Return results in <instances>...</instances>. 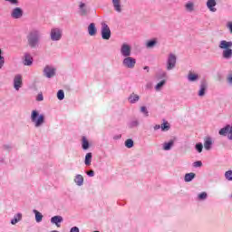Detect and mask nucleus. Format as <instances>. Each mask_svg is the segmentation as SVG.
<instances>
[{
    "label": "nucleus",
    "instance_id": "obj_1",
    "mask_svg": "<svg viewBox=\"0 0 232 232\" xmlns=\"http://www.w3.org/2000/svg\"><path fill=\"white\" fill-rule=\"evenodd\" d=\"M41 41V31L39 29H33L27 34V44L30 48H37Z\"/></svg>",
    "mask_w": 232,
    "mask_h": 232
},
{
    "label": "nucleus",
    "instance_id": "obj_2",
    "mask_svg": "<svg viewBox=\"0 0 232 232\" xmlns=\"http://www.w3.org/2000/svg\"><path fill=\"white\" fill-rule=\"evenodd\" d=\"M31 121L34 124V128H41L44 124V115L39 114L37 111H32L31 112Z\"/></svg>",
    "mask_w": 232,
    "mask_h": 232
},
{
    "label": "nucleus",
    "instance_id": "obj_3",
    "mask_svg": "<svg viewBox=\"0 0 232 232\" xmlns=\"http://www.w3.org/2000/svg\"><path fill=\"white\" fill-rule=\"evenodd\" d=\"M51 41L57 42L63 39V29L59 27H53L50 31Z\"/></svg>",
    "mask_w": 232,
    "mask_h": 232
},
{
    "label": "nucleus",
    "instance_id": "obj_4",
    "mask_svg": "<svg viewBox=\"0 0 232 232\" xmlns=\"http://www.w3.org/2000/svg\"><path fill=\"white\" fill-rule=\"evenodd\" d=\"M137 64V60L131 56H125L122 60V66L128 68L129 70H133Z\"/></svg>",
    "mask_w": 232,
    "mask_h": 232
},
{
    "label": "nucleus",
    "instance_id": "obj_5",
    "mask_svg": "<svg viewBox=\"0 0 232 232\" xmlns=\"http://www.w3.org/2000/svg\"><path fill=\"white\" fill-rule=\"evenodd\" d=\"M102 39L104 41H110L111 37V30H110V26L106 23H102Z\"/></svg>",
    "mask_w": 232,
    "mask_h": 232
},
{
    "label": "nucleus",
    "instance_id": "obj_6",
    "mask_svg": "<svg viewBox=\"0 0 232 232\" xmlns=\"http://www.w3.org/2000/svg\"><path fill=\"white\" fill-rule=\"evenodd\" d=\"M177 66V56L174 53H169L167 59V70L169 72Z\"/></svg>",
    "mask_w": 232,
    "mask_h": 232
},
{
    "label": "nucleus",
    "instance_id": "obj_7",
    "mask_svg": "<svg viewBox=\"0 0 232 232\" xmlns=\"http://www.w3.org/2000/svg\"><path fill=\"white\" fill-rule=\"evenodd\" d=\"M219 135L227 137L229 140H232V124H227L226 127L219 130Z\"/></svg>",
    "mask_w": 232,
    "mask_h": 232
},
{
    "label": "nucleus",
    "instance_id": "obj_8",
    "mask_svg": "<svg viewBox=\"0 0 232 232\" xmlns=\"http://www.w3.org/2000/svg\"><path fill=\"white\" fill-rule=\"evenodd\" d=\"M120 52L122 57L131 56V45L127 43L122 44Z\"/></svg>",
    "mask_w": 232,
    "mask_h": 232
},
{
    "label": "nucleus",
    "instance_id": "obj_9",
    "mask_svg": "<svg viewBox=\"0 0 232 232\" xmlns=\"http://www.w3.org/2000/svg\"><path fill=\"white\" fill-rule=\"evenodd\" d=\"M56 69L51 65H46L44 69V75L47 77V79H52V77H55Z\"/></svg>",
    "mask_w": 232,
    "mask_h": 232
},
{
    "label": "nucleus",
    "instance_id": "obj_10",
    "mask_svg": "<svg viewBox=\"0 0 232 232\" xmlns=\"http://www.w3.org/2000/svg\"><path fill=\"white\" fill-rule=\"evenodd\" d=\"M14 88L16 92H19L23 88V75L16 74L14 78Z\"/></svg>",
    "mask_w": 232,
    "mask_h": 232
},
{
    "label": "nucleus",
    "instance_id": "obj_11",
    "mask_svg": "<svg viewBox=\"0 0 232 232\" xmlns=\"http://www.w3.org/2000/svg\"><path fill=\"white\" fill-rule=\"evenodd\" d=\"M111 3L114 12H117V14H122V11L124 10L122 2L121 0H112Z\"/></svg>",
    "mask_w": 232,
    "mask_h": 232
},
{
    "label": "nucleus",
    "instance_id": "obj_12",
    "mask_svg": "<svg viewBox=\"0 0 232 232\" xmlns=\"http://www.w3.org/2000/svg\"><path fill=\"white\" fill-rule=\"evenodd\" d=\"M11 17L13 19H21L23 17V9L15 7L11 12Z\"/></svg>",
    "mask_w": 232,
    "mask_h": 232
},
{
    "label": "nucleus",
    "instance_id": "obj_13",
    "mask_svg": "<svg viewBox=\"0 0 232 232\" xmlns=\"http://www.w3.org/2000/svg\"><path fill=\"white\" fill-rule=\"evenodd\" d=\"M34 64V58L28 53H26L24 56V66H32Z\"/></svg>",
    "mask_w": 232,
    "mask_h": 232
},
{
    "label": "nucleus",
    "instance_id": "obj_14",
    "mask_svg": "<svg viewBox=\"0 0 232 232\" xmlns=\"http://www.w3.org/2000/svg\"><path fill=\"white\" fill-rule=\"evenodd\" d=\"M185 12H188V14H192V12H195V4L191 1L187 2L184 5Z\"/></svg>",
    "mask_w": 232,
    "mask_h": 232
},
{
    "label": "nucleus",
    "instance_id": "obj_15",
    "mask_svg": "<svg viewBox=\"0 0 232 232\" xmlns=\"http://www.w3.org/2000/svg\"><path fill=\"white\" fill-rule=\"evenodd\" d=\"M187 79L188 81V82H197V81H198V79H200V76L193 72H189Z\"/></svg>",
    "mask_w": 232,
    "mask_h": 232
},
{
    "label": "nucleus",
    "instance_id": "obj_16",
    "mask_svg": "<svg viewBox=\"0 0 232 232\" xmlns=\"http://www.w3.org/2000/svg\"><path fill=\"white\" fill-rule=\"evenodd\" d=\"M211 148H213V139L207 137L205 139V142H204V149L207 151H209L211 150Z\"/></svg>",
    "mask_w": 232,
    "mask_h": 232
},
{
    "label": "nucleus",
    "instance_id": "obj_17",
    "mask_svg": "<svg viewBox=\"0 0 232 232\" xmlns=\"http://www.w3.org/2000/svg\"><path fill=\"white\" fill-rule=\"evenodd\" d=\"M63 218L61 216H54L51 218V224H55L56 227H61V223L63 222Z\"/></svg>",
    "mask_w": 232,
    "mask_h": 232
},
{
    "label": "nucleus",
    "instance_id": "obj_18",
    "mask_svg": "<svg viewBox=\"0 0 232 232\" xmlns=\"http://www.w3.org/2000/svg\"><path fill=\"white\" fill-rule=\"evenodd\" d=\"M219 48H221V50H227L229 48H232V42H227L226 40H222L219 43Z\"/></svg>",
    "mask_w": 232,
    "mask_h": 232
},
{
    "label": "nucleus",
    "instance_id": "obj_19",
    "mask_svg": "<svg viewBox=\"0 0 232 232\" xmlns=\"http://www.w3.org/2000/svg\"><path fill=\"white\" fill-rule=\"evenodd\" d=\"M88 34L92 37H93V35H97V27H95V24L93 23L89 24V26H88Z\"/></svg>",
    "mask_w": 232,
    "mask_h": 232
},
{
    "label": "nucleus",
    "instance_id": "obj_20",
    "mask_svg": "<svg viewBox=\"0 0 232 232\" xmlns=\"http://www.w3.org/2000/svg\"><path fill=\"white\" fill-rule=\"evenodd\" d=\"M207 6L210 12H217V9L215 6H217V1L216 0H208L207 1Z\"/></svg>",
    "mask_w": 232,
    "mask_h": 232
},
{
    "label": "nucleus",
    "instance_id": "obj_21",
    "mask_svg": "<svg viewBox=\"0 0 232 232\" xmlns=\"http://www.w3.org/2000/svg\"><path fill=\"white\" fill-rule=\"evenodd\" d=\"M74 182L76 186H82V184H84V177H82L81 174H77L74 177Z\"/></svg>",
    "mask_w": 232,
    "mask_h": 232
},
{
    "label": "nucleus",
    "instance_id": "obj_22",
    "mask_svg": "<svg viewBox=\"0 0 232 232\" xmlns=\"http://www.w3.org/2000/svg\"><path fill=\"white\" fill-rule=\"evenodd\" d=\"M158 43L159 41L157 40V38H153L151 40L147 41L145 46L146 48H155Z\"/></svg>",
    "mask_w": 232,
    "mask_h": 232
},
{
    "label": "nucleus",
    "instance_id": "obj_23",
    "mask_svg": "<svg viewBox=\"0 0 232 232\" xmlns=\"http://www.w3.org/2000/svg\"><path fill=\"white\" fill-rule=\"evenodd\" d=\"M33 213L34 214L37 224H39L40 222H43V214L41 212H39L36 209H34Z\"/></svg>",
    "mask_w": 232,
    "mask_h": 232
},
{
    "label": "nucleus",
    "instance_id": "obj_24",
    "mask_svg": "<svg viewBox=\"0 0 232 232\" xmlns=\"http://www.w3.org/2000/svg\"><path fill=\"white\" fill-rule=\"evenodd\" d=\"M22 218H23V214L18 213V214L14 215V218L11 220V224L13 226H15V224H17V222H21Z\"/></svg>",
    "mask_w": 232,
    "mask_h": 232
},
{
    "label": "nucleus",
    "instance_id": "obj_25",
    "mask_svg": "<svg viewBox=\"0 0 232 232\" xmlns=\"http://www.w3.org/2000/svg\"><path fill=\"white\" fill-rule=\"evenodd\" d=\"M223 58L224 59H231L232 57V49L228 48V49H224L223 53H222Z\"/></svg>",
    "mask_w": 232,
    "mask_h": 232
},
{
    "label": "nucleus",
    "instance_id": "obj_26",
    "mask_svg": "<svg viewBox=\"0 0 232 232\" xmlns=\"http://www.w3.org/2000/svg\"><path fill=\"white\" fill-rule=\"evenodd\" d=\"M139 99H140V97H139L138 94L132 93L129 97V102H130V104H135V102H139Z\"/></svg>",
    "mask_w": 232,
    "mask_h": 232
},
{
    "label": "nucleus",
    "instance_id": "obj_27",
    "mask_svg": "<svg viewBox=\"0 0 232 232\" xmlns=\"http://www.w3.org/2000/svg\"><path fill=\"white\" fill-rule=\"evenodd\" d=\"M173 144H175V141H173V140L163 143V150L165 151H169V150H171V148H173Z\"/></svg>",
    "mask_w": 232,
    "mask_h": 232
},
{
    "label": "nucleus",
    "instance_id": "obj_28",
    "mask_svg": "<svg viewBox=\"0 0 232 232\" xmlns=\"http://www.w3.org/2000/svg\"><path fill=\"white\" fill-rule=\"evenodd\" d=\"M195 177H196V175L193 172L187 173V174H185L184 180H185V182H191V180H193V179H195Z\"/></svg>",
    "mask_w": 232,
    "mask_h": 232
},
{
    "label": "nucleus",
    "instance_id": "obj_29",
    "mask_svg": "<svg viewBox=\"0 0 232 232\" xmlns=\"http://www.w3.org/2000/svg\"><path fill=\"white\" fill-rule=\"evenodd\" d=\"M82 150H88L90 148V142H88L86 137H82Z\"/></svg>",
    "mask_w": 232,
    "mask_h": 232
},
{
    "label": "nucleus",
    "instance_id": "obj_30",
    "mask_svg": "<svg viewBox=\"0 0 232 232\" xmlns=\"http://www.w3.org/2000/svg\"><path fill=\"white\" fill-rule=\"evenodd\" d=\"M85 166H92V152H88L84 160Z\"/></svg>",
    "mask_w": 232,
    "mask_h": 232
},
{
    "label": "nucleus",
    "instance_id": "obj_31",
    "mask_svg": "<svg viewBox=\"0 0 232 232\" xmlns=\"http://www.w3.org/2000/svg\"><path fill=\"white\" fill-rule=\"evenodd\" d=\"M165 84H166V80H162L161 82L157 83V85L155 86L156 92H160V90H162Z\"/></svg>",
    "mask_w": 232,
    "mask_h": 232
},
{
    "label": "nucleus",
    "instance_id": "obj_32",
    "mask_svg": "<svg viewBox=\"0 0 232 232\" xmlns=\"http://www.w3.org/2000/svg\"><path fill=\"white\" fill-rule=\"evenodd\" d=\"M79 8H80V10H81L82 15H86V12H87V11H86V4L81 2V3H80V5H79Z\"/></svg>",
    "mask_w": 232,
    "mask_h": 232
},
{
    "label": "nucleus",
    "instance_id": "obj_33",
    "mask_svg": "<svg viewBox=\"0 0 232 232\" xmlns=\"http://www.w3.org/2000/svg\"><path fill=\"white\" fill-rule=\"evenodd\" d=\"M140 112L143 113L145 117L150 116V112L148 111V108H146V106L140 107Z\"/></svg>",
    "mask_w": 232,
    "mask_h": 232
},
{
    "label": "nucleus",
    "instance_id": "obj_34",
    "mask_svg": "<svg viewBox=\"0 0 232 232\" xmlns=\"http://www.w3.org/2000/svg\"><path fill=\"white\" fill-rule=\"evenodd\" d=\"M169 123L168 121L161 124V131H169Z\"/></svg>",
    "mask_w": 232,
    "mask_h": 232
},
{
    "label": "nucleus",
    "instance_id": "obj_35",
    "mask_svg": "<svg viewBox=\"0 0 232 232\" xmlns=\"http://www.w3.org/2000/svg\"><path fill=\"white\" fill-rule=\"evenodd\" d=\"M57 99H59V101H63L64 99V91L63 90L58 91Z\"/></svg>",
    "mask_w": 232,
    "mask_h": 232
},
{
    "label": "nucleus",
    "instance_id": "obj_36",
    "mask_svg": "<svg viewBox=\"0 0 232 232\" xmlns=\"http://www.w3.org/2000/svg\"><path fill=\"white\" fill-rule=\"evenodd\" d=\"M5 66V57L3 56V52L0 49V70Z\"/></svg>",
    "mask_w": 232,
    "mask_h": 232
},
{
    "label": "nucleus",
    "instance_id": "obj_37",
    "mask_svg": "<svg viewBox=\"0 0 232 232\" xmlns=\"http://www.w3.org/2000/svg\"><path fill=\"white\" fill-rule=\"evenodd\" d=\"M126 148H131L133 146V140L128 139L125 140Z\"/></svg>",
    "mask_w": 232,
    "mask_h": 232
},
{
    "label": "nucleus",
    "instance_id": "obj_38",
    "mask_svg": "<svg viewBox=\"0 0 232 232\" xmlns=\"http://www.w3.org/2000/svg\"><path fill=\"white\" fill-rule=\"evenodd\" d=\"M225 179H227V180H232V170H228L225 173Z\"/></svg>",
    "mask_w": 232,
    "mask_h": 232
},
{
    "label": "nucleus",
    "instance_id": "obj_39",
    "mask_svg": "<svg viewBox=\"0 0 232 232\" xmlns=\"http://www.w3.org/2000/svg\"><path fill=\"white\" fill-rule=\"evenodd\" d=\"M203 149H204V146L202 145V143L196 144V150L197 151H198V153H202Z\"/></svg>",
    "mask_w": 232,
    "mask_h": 232
},
{
    "label": "nucleus",
    "instance_id": "obj_40",
    "mask_svg": "<svg viewBox=\"0 0 232 232\" xmlns=\"http://www.w3.org/2000/svg\"><path fill=\"white\" fill-rule=\"evenodd\" d=\"M139 126V121H132L130 123V128H137Z\"/></svg>",
    "mask_w": 232,
    "mask_h": 232
},
{
    "label": "nucleus",
    "instance_id": "obj_41",
    "mask_svg": "<svg viewBox=\"0 0 232 232\" xmlns=\"http://www.w3.org/2000/svg\"><path fill=\"white\" fill-rule=\"evenodd\" d=\"M193 166H194V168H201V166H202V161H195V162L193 163Z\"/></svg>",
    "mask_w": 232,
    "mask_h": 232
},
{
    "label": "nucleus",
    "instance_id": "obj_42",
    "mask_svg": "<svg viewBox=\"0 0 232 232\" xmlns=\"http://www.w3.org/2000/svg\"><path fill=\"white\" fill-rule=\"evenodd\" d=\"M86 175H88V177H95V171L88 170L86 171Z\"/></svg>",
    "mask_w": 232,
    "mask_h": 232
},
{
    "label": "nucleus",
    "instance_id": "obj_43",
    "mask_svg": "<svg viewBox=\"0 0 232 232\" xmlns=\"http://www.w3.org/2000/svg\"><path fill=\"white\" fill-rule=\"evenodd\" d=\"M44 97L43 96V93H40V94L37 95L36 101L41 102V101H44Z\"/></svg>",
    "mask_w": 232,
    "mask_h": 232
},
{
    "label": "nucleus",
    "instance_id": "obj_44",
    "mask_svg": "<svg viewBox=\"0 0 232 232\" xmlns=\"http://www.w3.org/2000/svg\"><path fill=\"white\" fill-rule=\"evenodd\" d=\"M198 95L202 97L204 95V84H201Z\"/></svg>",
    "mask_w": 232,
    "mask_h": 232
},
{
    "label": "nucleus",
    "instance_id": "obj_45",
    "mask_svg": "<svg viewBox=\"0 0 232 232\" xmlns=\"http://www.w3.org/2000/svg\"><path fill=\"white\" fill-rule=\"evenodd\" d=\"M227 81L228 84H232V73L227 75Z\"/></svg>",
    "mask_w": 232,
    "mask_h": 232
},
{
    "label": "nucleus",
    "instance_id": "obj_46",
    "mask_svg": "<svg viewBox=\"0 0 232 232\" xmlns=\"http://www.w3.org/2000/svg\"><path fill=\"white\" fill-rule=\"evenodd\" d=\"M8 1L9 3H11V5H15L17 6V5H19V1L17 0H5Z\"/></svg>",
    "mask_w": 232,
    "mask_h": 232
},
{
    "label": "nucleus",
    "instance_id": "obj_47",
    "mask_svg": "<svg viewBox=\"0 0 232 232\" xmlns=\"http://www.w3.org/2000/svg\"><path fill=\"white\" fill-rule=\"evenodd\" d=\"M166 77H168V73H167L166 72H161V73H160V78H161V79H164V78H166Z\"/></svg>",
    "mask_w": 232,
    "mask_h": 232
},
{
    "label": "nucleus",
    "instance_id": "obj_48",
    "mask_svg": "<svg viewBox=\"0 0 232 232\" xmlns=\"http://www.w3.org/2000/svg\"><path fill=\"white\" fill-rule=\"evenodd\" d=\"M70 232H80L79 228L77 227H72L70 230Z\"/></svg>",
    "mask_w": 232,
    "mask_h": 232
},
{
    "label": "nucleus",
    "instance_id": "obj_49",
    "mask_svg": "<svg viewBox=\"0 0 232 232\" xmlns=\"http://www.w3.org/2000/svg\"><path fill=\"white\" fill-rule=\"evenodd\" d=\"M198 200H204V192H201L198 196Z\"/></svg>",
    "mask_w": 232,
    "mask_h": 232
},
{
    "label": "nucleus",
    "instance_id": "obj_50",
    "mask_svg": "<svg viewBox=\"0 0 232 232\" xmlns=\"http://www.w3.org/2000/svg\"><path fill=\"white\" fill-rule=\"evenodd\" d=\"M227 28H229L230 33L232 34V22H229V23L227 24Z\"/></svg>",
    "mask_w": 232,
    "mask_h": 232
},
{
    "label": "nucleus",
    "instance_id": "obj_51",
    "mask_svg": "<svg viewBox=\"0 0 232 232\" xmlns=\"http://www.w3.org/2000/svg\"><path fill=\"white\" fill-rule=\"evenodd\" d=\"M160 128H161L160 125H155V126H154V130H160Z\"/></svg>",
    "mask_w": 232,
    "mask_h": 232
},
{
    "label": "nucleus",
    "instance_id": "obj_52",
    "mask_svg": "<svg viewBox=\"0 0 232 232\" xmlns=\"http://www.w3.org/2000/svg\"><path fill=\"white\" fill-rule=\"evenodd\" d=\"M143 69L147 70V72H150V67L149 66H145Z\"/></svg>",
    "mask_w": 232,
    "mask_h": 232
},
{
    "label": "nucleus",
    "instance_id": "obj_53",
    "mask_svg": "<svg viewBox=\"0 0 232 232\" xmlns=\"http://www.w3.org/2000/svg\"><path fill=\"white\" fill-rule=\"evenodd\" d=\"M208 198V194L206 192H204V198Z\"/></svg>",
    "mask_w": 232,
    "mask_h": 232
},
{
    "label": "nucleus",
    "instance_id": "obj_54",
    "mask_svg": "<svg viewBox=\"0 0 232 232\" xmlns=\"http://www.w3.org/2000/svg\"><path fill=\"white\" fill-rule=\"evenodd\" d=\"M93 232H100L99 230H95V231H93Z\"/></svg>",
    "mask_w": 232,
    "mask_h": 232
}]
</instances>
